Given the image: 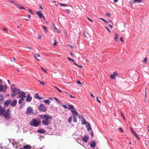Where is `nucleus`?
Returning <instances> with one entry per match:
<instances>
[{"instance_id": "f257e3e1", "label": "nucleus", "mask_w": 149, "mask_h": 149, "mask_svg": "<svg viewBox=\"0 0 149 149\" xmlns=\"http://www.w3.org/2000/svg\"><path fill=\"white\" fill-rule=\"evenodd\" d=\"M39 117L42 119V123L45 125H48L51 123L52 117L48 114L39 115Z\"/></svg>"}, {"instance_id": "f03ea898", "label": "nucleus", "mask_w": 149, "mask_h": 149, "mask_svg": "<svg viewBox=\"0 0 149 149\" xmlns=\"http://www.w3.org/2000/svg\"><path fill=\"white\" fill-rule=\"evenodd\" d=\"M15 86V84H12L10 86V90L12 92L11 94V95L12 97L19 94L21 91L20 89L15 88L14 86Z\"/></svg>"}, {"instance_id": "7ed1b4c3", "label": "nucleus", "mask_w": 149, "mask_h": 149, "mask_svg": "<svg viewBox=\"0 0 149 149\" xmlns=\"http://www.w3.org/2000/svg\"><path fill=\"white\" fill-rule=\"evenodd\" d=\"M41 122L40 120L39 119H38V120L35 119L32 120L31 123V125L35 127H38L39 125Z\"/></svg>"}, {"instance_id": "20e7f679", "label": "nucleus", "mask_w": 149, "mask_h": 149, "mask_svg": "<svg viewBox=\"0 0 149 149\" xmlns=\"http://www.w3.org/2000/svg\"><path fill=\"white\" fill-rule=\"evenodd\" d=\"M38 110L41 112H45L47 110V108L43 104H41L38 107Z\"/></svg>"}, {"instance_id": "39448f33", "label": "nucleus", "mask_w": 149, "mask_h": 149, "mask_svg": "<svg viewBox=\"0 0 149 149\" xmlns=\"http://www.w3.org/2000/svg\"><path fill=\"white\" fill-rule=\"evenodd\" d=\"M2 114L6 119H9L10 118V116L9 109H8L4 112V111Z\"/></svg>"}, {"instance_id": "423d86ee", "label": "nucleus", "mask_w": 149, "mask_h": 149, "mask_svg": "<svg viewBox=\"0 0 149 149\" xmlns=\"http://www.w3.org/2000/svg\"><path fill=\"white\" fill-rule=\"evenodd\" d=\"M26 113L28 115L33 113V111L32 108L31 107H28L26 109Z\"/></svg>"}, {"instance_id": "0eeeda50", "label": "nucleus", "mask_w": 149, "mask_h": 149, "mask_svg": "<svg viewBox=\"0 0 149 149\" xmlns=\"http://www.w3.org/2000/svg\"><path fill=\"white\" fill-rule=\"evenodd\" d=\"M7 88L6 85L3 86V85H0V92H5Z\"/></svg>"}, {"instance_id": "6e6552de", "label": "nucleus", "mask_w": 149, "mask_h": 149, "mask_svg": "<svg viewBox=\"0 0 149 149\" xmlns=\"http://www.w3.org/2000/svg\"><path fill=\"white\" fill-rule=\"evenodd\" d=\"M36 14L39 16V18H41L42 17L45 20L44 16H43V13L41 11H38L36 13Z\"/></svg>"}, {"instance_id": "1a4fd4ad", "label": "nucleus", "mask_w": 149, "mask_h": 149, "mask_svg": "<svg viewBox=\"0 0 149 149\" xmlns=\"http://www.w3.org/2000/svg\"><path fill=\"white\" fill-rule=\"evenodd\" d=\"M78 118L81 119L82 124H86V121L85 120V119L83 116L81 115H79L78 116Z\"/></svg>"}, {"instance_id": "9d476101", "label": "nucleus", "mask_w": 149, "mask_h": 149, "mask_svg": "<svg viewBox=\"0 0 149 149\" xmlns=\"http://www.w3.org/2000/svg\"><path fill=\"white\" fill-rule=\"evenodd\" d=\"M32 99V97L31 95L29 94H28L26 97V102H30Z\"/></svg>"}, {"instance_id": "9b49d317", "label": "nucleus", "mask_w": 149, "mask_h": 149, "mask_svg": "<svg viewBox=\"0 0 149 149\" xmlns=\"http://www.w3.org/2000/svg\"><path fill=\"white\" fill-rule=\"evenodd\" d=\"M17 101L16 100H14L13 101H11L10 103L11 105L13 107H15L16 105Z\"/></svg>"}, {"instance_id": "f8f14e48", "label": "nucleus", "mask_w": 149, "mask_h": 149, "mask_svg": "<svg viewBox=\"0 0 149 149\" xmlns=\"http://www.w3.org/2000/svg\"><path fill=\"white\" fill-rule=\"evenodd\" d=\"M19 94V95L17 97L18 98H20V97H26V93L24 91H21Z\"/></svg>"}, {"instance_id": "ddd939ff", "label": "nucleus", "mask_w": 149, "mask_h": 149, "mask_svg": "<svg viewBox=\"0 0 149 149\" xmlns=\"http://www.w3.org/2000/svg\"><path fill=\"white\" fill-rule=\"evenodd\" d=\"M11 102V100H8L4 102V106L6 107H8L9 104H10Z\"/></svg>"}, {"instance_id": "4468645a", "label": "nucleus", "mask_w": 149, "mask_h": 149, "mask_svg": "<svg viewBox=\"0 0 149 149\" xmlns=\"http://www.w3.org/2000/svg\"><path fill=\"white\" fill-rule=\"evenodd\" d=\"M71 112L72 114V117H77L78 115V113L75 110H71Z\"/></svg>"}, {"instance_id": "2eb2a0df", "label": "nucleus", "mask_w": 149, "mask_h": 149, "mask_svg": "<svg viewBox=\"0 0 149 149\" xmlns=\"http://www.w3.org/2000/svg\"><path fill=\"white\" fill-rule=\"evenodd\" d=\"M89 137L86 135H85L84 136L82 139V140L84 142L87 143V140L88 139Z\"/></svg>"}, {"instance_id": "dca6fc26", "label": "nucleus", "mask_w": 149, "mask_h": 149, "mask_svg": "<svg viewBox=\"0 0 149 149\" xmlns=\"http://www.w3.org/2000/svg\"><path fill=\"white\" fill-rule=\"evenodd\" d=\"M34 57L38 61H40V60L38 58H39L40 57V55L38 54H36L34 55Z\"/></svg>"}, {"instance_id": "f3484780", "label": "nucleus", "mask_w": 149, "mask_h": 149, "mask_svg": "<svg viewBox=\"0 0 149 149\" xmlns=\"http://www.w3.org/2000/svg\"><path fill=\"white\" fill-rule=\"evenodd\" d=\"M5 109L1 107L0 105V116L3 113V112L4 111Z\"/></svg>"}, {"instance_id": "a211bd4d", "label": "nucleus", "mask_w": 149, "mask_h": 149, "mask_svg": "<svg viewBox=\"0 0 149 149\" xmlns=\"http://www.w3.org/2000/svg\"><path fill=\"white\" fill-rule=\"evenodd\" d=\"M26 97H20V98L19 99V101H18V103L19 104H22V102L24 100V98H25Z\"/></svg>"}, {"instance_id": "6ab92c4d", "label": "nucleus", "mask_w": 149, "mask_h": 149, "mask_svg": "<svg viewBox=\"0 0 149 149\" xmlns=\"http://www.w3.org/2000/svg\"><path fill=\"white\" fill-rule=\"evenodd\" d=\"M38 132L40 133L44 134L45 132V131L43 129L38 130Z\"/></svg>"}, {"instance_id": "aec40b11", "label": "nucleus", "mask_w": 149, "mask_h": 149, "mask_svg": "<svg viewBox=\"0 0 149 149\" xmlns=\"http://www.w3.org/2000/svg\"><path fill=\"white\" fill-rule=\"evenodd\" d=\"M35 97L36 99H39V100L42 99H43L42 97L39 96V95L38 93H36V94L35 96Z\"/></svg>"}, {"instance_id": "412c9836", "label": "nucleus", "mask_w": 149, "mask_h": 149, "mask_svg": "<svg viewBox=\"0 0 149 149\" xmlns=\"http://www.w3.org/2000/svg\"><path fill=\"white\" fill-rule=\"evenodd\" d=\"M50 101L48 100H46L43 101V102L45 103L46 104L49 105L50 103Z\"/></svg>"}, {"instance_id": "4be33fe9", "label": "nucleus", "mask_w": 149, "mask_h": 149, "mask_svg": "<svg viewBox=\"0 0 149 149\" xmlns=\"http://www.w3.org/2000/svg\"><path fill=\"white\" fill-rule=\"evenodd\" d=\"M31 147L29 145H26L23 146V148L25 149H28V148H31Z\"/></svg>"}, {"instance_id": "5701e85b", "label": "nucleus", "mask_w": 149, "mask_h": 149, "mask_svg": "<svg viewBox=\"0 0 149 149\" xmlns=\"http://www.w3.org/2000/svg\"><path fill=\"white\" fill-rule=\"evenodd\" d=\"M68 106L69 107V108H68V109H69L71 111L72 110V109H75L74 107V106L72 105H68Z\"/></svg>"}, {"instance_id": "b1692460", "label": "nucleus", "mask_w": 149, "mask_h": 149, "mask_svg": "<svg viewBox=\"0 0 149 149\" xmlns=\"http://www.w3.org/2000/svg\"><path fill=\"white\" fill-rule=\"evenodd\" d=\"M90 146L91 148H94L96 146V144L95 142H93L90 144Z\"/></svg>"}, {"instance_id": "393cba45", "label": "nucleus", "mask_w": 149, "mask_h": 149, "mask_svg": "<svg viewBox=\"0 0 149 149\" xmlns=\"http://www.w3.org/2000/svg\"><path fill=\"white\" fill-rule=\"evenodd\" d=\"M4 100V98L3 95H0V103L2 102Z\"/></svg>"}, {"instance_id": "a878e982", "label": "nucleus", "mask_w": 149, "mask_h": 149, "mask_svg": "<svg viewBox=\"0 0 149 149\" xmlns=\"http://www.w3.org/2000/svg\"><path fill=\"white\" fill-rule=\"evenodd\" d=\"M86 127H87L88 131H89L91 130V127L90 124L89 123H88V125H86Z\"/></svg>"}, {"instance_id": "bb28decb", "label": "nucleus", "mask_w": 149, "mask_h": 149, "mask_svg": "<svg viewBox=\"0 0 149 149\" xmlns=\"http://www.w3.org/2000/svg\"><path fill=\"white\" fill-rule=\"evenodd\" d=\"M72 116L70 117H69L68 118V121L70 123H71V121L72 119Z\"/></svg>"}, {"instance_id": "cd10ccee", "label": "nucleus", "mask_w": 149, "mask_h": 149, "mask_svg": "<svg viewBox=\"0 0 149 149\" xmlns=\"http://www.w3.org/2000/svg\"><path fill=\"white\" fill-rule=\"evenodd\" d=\"M54 87L58 91L59 93H61L62 92V91L58 88L57 87L55 86Z\"/></svg>"}, {"instance_id": "c85d7f7f", "label": "nucleus", "mask_w": 149, "mask_h": 149, "mask_svg": "<svg viewBox=\"0 0 149 149\" xmlns=\"http://www.w3.org/2000/svg\"><path fill=\"white\" fill-rule=\"evenodd\" d=\"M67 46H69L72 49H74V48H76L77 47V46L76 45H75L74 46H73L71 45H67Z\"/></svg>"}, {"instance_id": "c756f323", "label": "nucleus", "mask_w": 149, "mask_h": 149, "mask_svg": "<svg viewBox=\"0 0 149 149\" xmlns=\"http://www.w3.org/2000/svg\"><path fill=\"white\" fill-rule=\"evenodd\" d=\"M100 19L102 20V21H103L104 22H105L107 24L109 23V22L108 21H107L106 20H105L104 19H103L102 18H100Z\"/></svg>"}, {"instance_id": "7c9ffc66", "label": "nucleus", "mask_w": 149, "mask_h": 149, "mask_svg": "<svg viewBox=\"0 0 149 149\" xmlns=\"http://www.w3.org/2000/svg\"><path fill=\"white\" fill-rule=\"evenodd\" d=\"M55 30L56 31V32L58 33H60V30L58 28L56 27L55 28H54Z\"/></svg>"}, {"instance_id": "2f4dec72", "label": "nucleus", "mask_w": 149, "mask_h": 149, "mask_svg": "<svg viewBox=\"0 0 149 149\" xmlns=\"http://www.w3.org/2000/svg\"><path fill=\"white\" fill-rule=\"evenodd\" d=\"M113 76L114 79H115V76H117L118 75V74H117V73L116 72H114L113 73Z\"/></svg>"}, {"instance_id": "473e14b6", "label": "nucleus", "mask_w": 149, "mask_h": 149, "mask_svg": "<svg viewBox=\"0 0 149 149\" xmlns=\"http://www.w3.org/2000/svg\"><path fill=\"white\" fill-rule=\"evenodd\" d=\"M118 35L117 34H116L115 35V36L114 38V39L116 41H117V39H118Z\"/></svg>"}, {"instance_id": "72a5a7b5", "label": "nucleus", "mask_w": 149, "mask_h": 149, "mask_svg": "<svg viewBox=\"0 0 149 149\" xmlns=\"http://www.w3.org/2000/svg\"><path fill=\"white\" fill-rule=\"evenodd\" d=\"M147 58H145L144 60L143 61V63L145 64L146 63H147Z\"/></svg>"}, {"instance_id": "f704fd0d", "label": "nucleus", "mask_w": 149, "mask_h": 149, "mask_svg": "<svg viewBox=\"0 0 149 149\" xmlns=\"http://www.w3.org/2000/svg\"><path fill=\"white\" fill-rule=\"evenodd\" d=\"M142 1L141 0H134V2L136 3V2H139L140 3Z\"/></svg>"}, {"instance_id": "c9c22d12", "label": "nucleus", "mask_w": 149, "mask_h": 149, "mask_svg": "<svg viewBox=\"0 0 149 149\" xmlns=\"http://www.w3.org/2000/svg\"><path fill=\"white\" fill-rule=\"evenodd\" d=\"M73 121L74 122H77V118H76V117H73Z\"/></svg>"}, {"instance_id": "e433bc0d", "label": "nucleus", "mask_w": 149, "mask_h": 149, "mask_svg": "<svg viewBox=\"0 0 149 149\" xmlns=\"http://www.w3.org/2000/svg\"><path fill=\"white\" fill-rule=\"evenodd\" d=\"M106 15L108 17H110L111 16V15L110 13H106Z\"/></svg>"}, {"instance_id": "4c0bfd02", "label": "nucleus", "mask_w": 149, "mask_h": 149, "mask_svg": "<svg viewBox=\"0 0 149 149\" xmlns=\"http://www.w3.org/2000/svg\"><path fill=\"white\" fill-rule=\"evenodd\" d=\"M54 99L57 102L59 103H61V102L59 101L57 98L56 97H54Z\"/></svg>"}, {"instance_id": "58836bf2", "label": "nucleus", "mask_w": 149, "mask_h": 149, "mask_svg": "<svg viewBox=\"0 0 149 149\" xmlns=\"http://www.w3.org/2000/svg\"><path fill=\"white\" fill-rule=\"evenodd\" d=\"M105 28L109 33H110L111 32V31L109 30V29L107 27L105 26Z\"/></svg>"}, {"instance_id": "ea45409f", "label": "nucleus", "mask_w": 149, "mask_h": 149, "mask_svg": "<svg viewBox=\"0 0 149 149\" xmlns=\"http://www.w3.org/2000/svg\"><path fill=\"white\" fill-rule=\"evenodd\" d=\"M54 42L53 44V46H57V42H56V40H54Z\"/></svg>"}, {"instance_id": "a19ab883", "label": "nucleus", "mask_w": 149, "mask_h": 149, "mask_svg": "<svg viewBox=\"0 0 149 149\" xmlns=\"http://www.w3.org/2000/svg\"><path fill=\"white\" fill-rule=\"evenodd\" d=\"M28 11L30 12L32 14H33V11L31 9H29Z\"/></svg>"}, {"instance_id": "79ce46f5", "label": "nucleus", "mask_w": 149, "mask_h": 149, "mask_svg": "<svg viewBox=\"0 0 149 149\" xmlns=\"http://www.w3.org/2000/svg\"><path fill=\"white\" fill-rule=\"evenodd\" d=\"M38 81L41 84H42L43 85H45L44 82V81H42L40 80H38Z\"/></svg>"}, {"instance_id": "37998d69", "label": "nucleus", "mask_w": 149, "mask_h": 149, "mask_svg": "<svg viewBox=\"0 0 149 149\" xmlns=\"http://www.w3.org/2000/svg\"><path fill=\"white\" fill-rule=\"evenodd\" d=\"M67 58L69 60V61H72V62H74V60L72 59V58H70L68 57H67Z\"/></svg>"}, {"instance_id": "c03bdc74", "label": "nucleus", "mask_w": 149, "mask_h": 149, "mask_svg": "<svg viewBox=\"0 0 149 149\" xmlns=\"http://www.w3.org/2000/svg\"><path fill=\"white\" fill-rule=\"evenodd\" d=\"M19 9H24V10H25V8L23 6H19Z\"/></svg>"}, {"instance_id": "a18cd8bd", "label": "nucleus", "mask_w": 149, "mask_h": 149, "mask_svg": "<svg viewBox=\"0 0 149 149\" xmlns=\"http://www.w3.org/2000/svg\"><path fill=\"white\" fill-rule=\"evenodd\" d=\"M77 84H78L81 85V83L80 81L79 80H78L77 81Z\"/></svg>"}, {"instance_id": "49530a36", "label": "nucleus", "mask_w": 149, "mask_h": 149, "mask_svg": "<svg viewBox=\"0 0 149 149\" xmlns=\"http://www.w3.org/2000/svg\"><path fill=\"white\" fill-rule=\"evenodd\" d=\"M65 10L67 12L68 14H69L70 13V10L69 9H66Z\"/></svg>"}, {"instance_id": "de8ad7c7", "label": "nucleus", "mask_w": 149, "mask_h": 149, "mask_svg": "<svg viewBox=\"0 0 149 149\" xmlns=\"http://www.w3.org/2000/svg\"><path fill=\"white\" fill-rule=\"evenodd\" d=\"M91 136L92 137H93L94 136L93 133V131L92 130L91 133Z\"/></svg>"}, {"instance_id": "09e8293b", "label": "nucleus", "mask_w": 149, "mask_h": 149, "mask_svg": "<svg viewBox=\"0 0 149 149\" xmlns=\"http://www.w3.org/2000/svg\"><path fill=\"white\" fill-rule=\"evenodd\" d=\"M60 5L61 6H67V5L65 4H63V3H61L60 4Z\"/></svg>"}, {"instance_id": "8fccbe9b", "label": "nucleus", "mask_w": 149, "mask_h": 149, "mask_svg": "<svg viewBox=\"0 0 149 149\" xmlns=\"http://www.w3.org/2000/svg\"><path fill=\"white\" fill-rule=\"evenodd\" d=\"M15 5L17 6V8H19V7L20 6L18 4L16 3H15Z\"/></svg>"}, {"instance_id": "3c124183", "label": "nucleus", "mask_w": 149, "mask_h": 149, "mask_svg": "<svg viewBox=\"0 0 149 149\" xmlns=\"http://www.w3.org/2000/svg\"><path fill=\"white\" fill-rule=\"evenodd\" d=\"M113 25V24H109V26L110 28L112 29L113 28V26H112Z\"/></svg>"}, {"instance_id": "603ef678", "label": "nucleus", "mask_w": 149, "mask_h": 149, "mask_svg": "<svg viewBox=\"0 0 149 149\" xmlns=\"http://www.w3.org/2000/svg\"><path fill=\"white\" fill-rule=\"evenodd\" d=\"M96 99H97V102L99 103H100L101 102V101H100V100H99V99H98V97H96Z\"/></svg>"}, {"instance_id": "864d4df0", "label": "nucleus", "mask_w": 149, "mask_h": 149, "mask_svg": "<svg viewBox=\"0 0 149 149\" xmlns=\"http://www.w3.org/2000/svg\"><path fill=\"white\" fill-rule=\"evenodd\" d=\"M119 129L120 131V132H124V131H123V129L122 128H120Z\"/></svg>"}, {"instance_id": "5fc2aeb1", "label": "nucleus", "mask_w": 149, "mask_h": 149, "mask_svg": "<svg viewBox=\"0 0 149 149\" xmlns=\"http://www.w3.org/2000/svg\"><path fill=\"white\" fill-rule=\"evenodd\" d=\"M120 41L122 42H123V40L122 37H120Z\"/></svg>"}, {"instance_id": "6e6d98bb", "label": "nucleus", "mask_w": 149, "mask_h": 149, "mask_svg": "<svg viewBox=\"0 0 149 149\" xmlns=\"http://www.w3.org/2000/svg\"><path fill=\"white\" fill-rule=\"evenodd\" d=\"M62 106L64 107L65 109L68 108L65 105H62Z\"/></svg>"}, {"instance_id": "4d7b16f0", "label": "nucleus", "mask_w": 149, "mask_h": 149, "mask_svg": "<svg viewBox=\"0 0 149 149\" xmlns=\"http://www.w3.org/2000/svg\"><path fill=\"white\" fill-rule=\"evenodd\" d=\"M87 18L88 19V20L90 21H91V22H93V21L91 19L89 18H88V17H87Z\"/></svg>"}, {"instance_id": "13d9d810", "label": "nucleus", "mask_w": 149, "mask_h": 149, "mask_svg": "<svg viewBox=\"0 0 149 149\" xmlns=\"http://www.w3.org/2000/svg\"><path fill=\"white\" fill-rule=\"evenodd\" d=\"M69 96H70V97L72 98H75V97L73 96H72V95H69Z\"/></svg>"}, {"instance_id": "bf43d9fd", "label": "nucleus", "mask_w": 149, "mask_h": 149, "mask_svg": "<svg viewBox=\"0 0 149 149\" xmlns=\"http://www.w3.org/2000/svg\"><path fill=\"white\" fill-rule=\"evenodd\" d=\"M121 116H122L123 117V119H124V120H125V117H124V116L123 115V113H122V112H121Z\"/></svg>"}, {"instance_id": "052dcab7", "label": "nucleus", "mask_w": 149, "mask_h": 149, "mask_svg": "<svg viewBox=\"0 0 149 149\" xmlns=\"http://www.w3.org/2000/svg\"><path fill=\"white\" fill-rule=\"evenodd\" d=\"M130 130H131V131H132V133H134L135 131L133 130L132 129V128L131 127H130Z\"/></svg>"}, {"instance_id": "680f3d73", "label": "nucleus", "mask_w": 149, "mask_h": 149, "mask_svg": "<svg viewBox=\"0 0 149 149\" xmlns=\"http://www.w3.org/2000/svg\"><path fill=\"white\" fill-rule=\"evenodd\" d=\"M110 78L111 79H114L113 76V74H111L110 75Z\"/></svg>"}, {"instance_id": "e2e57ef3", "label": "nucleus", "mask_w": 149, "mask_h": 149, "mask_svg": "<svg viewBox=\"0 0 149 149\" xmlns=\"http://www.w3.org/2000/svg\"><path fill=\"white\" fill-rule=\"evenodd\" d=\"M42 27H43V28L44 29H45L46 31L47 32V29H46L45 26H43Z\"/></svg>"}, {"instance_id": "0e129e2a", "label": "nucleus", "mask_w": 149, "mask_h": 149, "mask_svg": "<svg viewBox=\"0 0 149 149\" xmlns=\"http://www.w3.org/2000/svg\"><path fill=\"white\" fill-rule=\"evenodd\" d=\"M90 95L91 97L93 98H94L95 96H94V95L91 93H90Z\"/></svg>"}, {"instance_id": "69168bd1", "label": "nucleus", "mask_w": 149, "mask_h": 149, "mask_svg": "<svg viewBox=\"0 0 149 149\" xmlns=\"http://www.w3.org/2000/svg\"><path fill=\"white\" fill-rule=\"evenodd\" d=\"M42 38V37L41 36H38V38L39 39H41Z\"/></svg>"}, {"instance_id": "338daca9", "label": "nucleus", "mask_w": 149, "mask_h": 149, "mask_svg": "<svg viewBox=\"0 0 149 149\" xmlns=\"http://www.w3.org/2000/svg\"><path fill=\"white\" fill-rule=\"evenodd\" d=\"M83 35H84V36L85 37H87V36H86V33L85 32H84V34H83Z\"/></svg>"}, {"instance_id": "774afa93", "label": "nucleus", "mask_w": 149, "mask_h": 149, "mask_svg": "<svg viewBox=\"0 0 149 149\" xmlns=\"http://www.w3.org/2000/svg\"><path fill=\"white\" fill-rule=\"evenodd\" d=\"M52 25L53 26V27H54V28H55L56 27L55 24L54 23H52Z\"/></svg>"}]
</instances>
